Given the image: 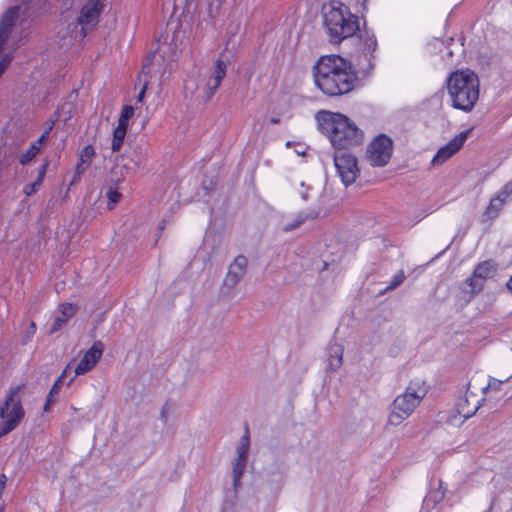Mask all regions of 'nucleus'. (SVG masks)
<instances>
[{
    "mask_svg": "<svg viewBox=\"0 0 512 512\" xmlns=\"http://www.w3.org/2000/svg\"><path fill=\"white\" fill-rule=\"evenodd\" d=\"M50 130H51V126L39 137V139L35 143H37V145H39V146H40V144L44 143L48 138Z\"/></svg>",
    "mask_w": 512,
    "mask_h": 512,
    "instance_id": "a18cd8bd",
    "label": "nucleus"
},
{
    "mask_svg": "<svg viewBox=\"0 0 512 512\" xmlns=\"http://www.w3.org/2000/svg\"><path fill=\"white\" fill-rule=\"evenodd\" d=\"M471 129L466 131H462L458 135H456L453 139H451L446 145L442 146L437 153L434 155L431 163L432 165H440L451 158L454 154H456L464 142L466 141L468 135L470 134Z\"/></svg>",
    "mask_w": 512,
    "mask_h": 512,
    "instance_id": "f8f14e48",
    "label": "nucleus"
},
{
    "mask_svg": "<svg viewBox=\"0 0 512 512\" xmlns=\"http://www.w3.org/2000/svg\"><path fill=\"white\" fill-rule=\"evenodd\" d=\"M126 132H127V129L125 128H122V127H116L113 131V139H112V145H111V149H112V152H119L122 145H123V142H124V138L126 136Z\"/></svg>",
    "mask_w": 512,
    "mask_h": 512,
    "instance_id": "5701e85b",
    "label": "nucleus"
},
{
    "mask_svg": "<svg viewBox=\"0 0 512 512\" xmlns=\"http://www.w3.org/2000/svg\"><path fill=\"white\" fill-rule=\"evenodd\" d=\"M444 495L445 490L442 488V483L440 482L439 488L429 492L428 495L424 498L423 503L427 507L430 505L435 506L437 503L442 501Z\"/></svg>",
    "mask_w": 512,
    "mask_h": 512,
    "instance_id": "4be33fe9",
    "label": "nucleus"
},
{
    "mask_svg": "<svg viewBox=\"0 0 512 512\" xmlns=\"http://www.w3.org/2000/svg\"><path fill=\"white\" fill-rule=\"evenodd\" d=\"M42 182L43 181L36 178L34 182L25 185L23 192L25 193L26 196L33 195L34 193H36V191L38 190V187L42 184Z\"/></svg>",
    "mask_w": 512,
    "mask_h": 512,
    "instance_id": "f704fd0d",
    "label": "nucleus"
},
{
    "mask_svg": "<svg viewBox=\"0 0 512 512\" xmlns=\"http://www.w3.org/2000/svg\"><path fill=\"white\" fill-rule=\"evenodd\" d=\"M241 478H242V475H236V474H232V480H233V490H234V493L236 494L237 493V490L238 488L241 486Z\"/></svg>",
    "mask_w": 512,
    "mask_h": 512,
    "instance_id": "79ce46f5",
    "label": "nucleus"
},
{
    "mask_svg": "<svg viewBox=\"0 0 512 512\" xmlns=\"http://www.w3.org/2000/svg\"><path fill=\"white\" fill-rule=\"evenodd\" d=\"M102 8L103 6L99 0H89L81 8L77 21L82 26V31H85V27L92 28L98 23Z\"/></svg>",
    "mask_w": 512,
    "mask_h": 512,
    "instance_id": "4468645a",
    "label": "nucleus"
},
{
    "mask_svg": "<svg viewBox=\"0 0 512 512\" xmlns=\"http://www.w3.org/2000/svg\"><path fill=\"white\" fill-rule=\"evenodd\" d=\"M20 387L13 388L0 407V438L13 431L24 417V410L19 398Z\"/></svg>",
    "mask_w": 512,
    "mask_h": 512,
    "instance_id": "0eeeda50",
    "label": "nucleus"
},
{
    "mask_svg": "<svg viewBox=\"0 0 512 512\" xmlns=\"http://www.w3.org/2000/svg\"><path fill=\"white\" fill-rule=\"evenodd\" d=\"M270 122H271L272 124H278V123L280 122V119H279V118H275V117H273V118H271V119H270Z\"/></svg>",
    "mask_w": 512,
    "mask_h": 512,
    "instance_id": "603ef678",
    "label": "nucleus"
},
{
    "mask_svg": "<svg viewBox=\"0 0 512 512\" xmlns=\"http://www.w3.org/2000/svg\"><path fill=\"white\" fill-rule=\"evenodd\" d=\"M319 215V211H316L314 209H310L308 211H300L297 213L293 219L290 221H287L283 224L282 230L284 232H290L294 229H297L302 224H304L307 220H313L316 219Z\"/></svg>",
    "mask_w": 512,
    "mask_h": 512,
    "instance_id": "dca6fc26",
    "label": "nucleus"
},
{
    "mask_svg": "<svg viewBox=\"0 0 512 512\" xmlns=\"http://www.w3.org/2000/svg\"><path fill=\"white\" fill-rule=\"evenodd\" d=\"M248 451H249V436L248 431L246 430V434L241 438L239 445L237 446V457L241 459H248Z\"/></svg>",
    "mask_w": 512,
    "mask_h": 512,
    "instance_id": "bb28decb",
    "label": "nucleus"
},
{
    "mask_svg": "<svg viewBox=\"0 0 512 512\" xmlns=\"http://www.w3.org/2000/svg\"><path fill=\"white\" fill-rule=\"evenodd\" d=\"M62 384L63 382H61V379H57L49 391L50 396H55L58 394Z\"/></svg>",
    "mask_w": 512,
    "mask_h": 512,
    "instance_id": "a19ab883",
    "label": "nucleus"
},
{
    "mask_svg": "<svg viewBox=\"0 0 512 512\" xmlns=\"http://www.w3.org/2000/svg\"><path fill=\"white\" fill-rule=\"evenodd\" d=\"M0 512H2V508H0Z\"/></svg>",
    "mask_w": 512,
    "mask_h": 512,
    "instance_id": "864d4df0",
    "label": "nucleus"
},
{
    "mask_svg": "<svg viewBox=\"0 0 512 512\" xmlns=\"http://www.w3.org/2000/svg\"><path fill=\"white\" fill-rule=\"evenodd\" d=\"M69 369L70 366L68 365L57 379H61V382H63Z\"/></svg>",
    "mask_w": 512,
    "mask_h": 512,
    "instance_id": "3c124183",
    "label": "nucleus"
},
{
    "mask_svg": "<svg viewBox=\"0 0 512 512\" xmlns=\"http://www.w3.org/2000/svg\"><path fill=\"white\" fill-rule=\"evenodd\" d=\"M156 56V52H150L146 58H145V61L143 63V66H142V73L145 74V73H148L149 72V67L151 66L152 64V61L153 59L155 58Z\"/></svg>",
    "mask_w": 512,
    "mask_h": 512,
    "instance_id": "e433bc0d",
    "label": "nucleus"
},
{
    "mask_svg": "<svg viewBox=\"0 0 512 512\" xmlns=\"http://www.w3.org/2000/svg\"><path fill=\"white\" fill-rule=\"evenodd\" d=\"M404 279H405V274H404L403 270H400L399 272H397L394 275V277L391 280V282L389 283V285L381 293L383 294V293H386V292L396 289L399 285H401L403 283Z\"/></svg>",
    "mask_w": 512,
    "mask_h": 512,
    "instance_id": "cd10ccee",
    "label": "nucleus"
},
{
    "mask_svg": "<svg viewBox=\"0 0 512 512\" xmlns=\"http://www.w3.org/2000/svg\"><path fill=\"white\" fill-rule=\"evenodd\" d=\"M247 265L248 259L244 255H238L233 263L230 264L228 272H234L238 278L242 279L246 273Z\"/></svg>",
    "mask_w": 512,
    "mask_h": 512,
    "instance_id": "aec40b11",
    "label": "nucleus"
},
{
    "mask_svg": "<svg viewBox=\"0 0 512 512\" xmlns=\"http://www.w3.org/2000/svg\"><path fill=\"white\" fill-rule=\"evenodd\" d=\"M392 150V140L388 136L381 134L369 144L367 159L372 166L383 167L389 162Z\"/></svg>",
    "mask_w": 512,
    "mask_h": 512,
    "instance_id": "1a4fd4ad",
    "label": "nucleus"
},
{
    "mask_svg": "<svg viewBox=\"0 0 512 512\" xmlns=\"http://www.w3.org/2000/svg\"><path fill=\"white\" fill-rule=\"evenodd\" d=\"M496 269V264L492 260L479 263L475 267L472 276L466 280L470 292L473 294L479 293L484 287V282L494 275Z\"/></svg>",
    "mask_w": 512,
    "mask_h": 512,
    "instance_id": "9b49d317",
    "label": "nucleus"
},
{
    "mask_svg": "<svg viewBox=\"0 0 512 512\" xmlns=\"http://www.w3.org/2000/svg\"><path fill=\"white\" fill-rule=\"evenodd\" d=\"M334 164L345 186L355 182L359 174V169L357 158L354 155L338 151L334 155Z\"/></svg>",
    "mask_w": 512,
    "mask_h": 512,
    "instance_id": "9d476101",
    "label": "nucleus"
},
{
    "mask_svg": "<svg viewBox=\"0 0 512 512\" xmlns=\"http://www.w3.org/2000/svg\"><path fill=\"white\" fill-rule=\"evenodd\" d=\"M104 351V345L101 341H95L86 351L83 358L74 369L75 376L83 375L90 371L99 361Z\"/></svg>",
    "mask_w": 512,
    "mask_h": 512,
    "instance_id": "ddd939ff",
    "label": "nucleus"
},
{
    "mask_svg": "<svg viewBox=\"0 0 512 512\" xmlns=\"http://www.w3.org/2000/svg\"><path fill=\"white\" fill-rule=\"evenodd\" d=\"M343 347L339 344H331L327 350V361L329 369L336 371L342 365Z\"/></svg>",
    "mask_w": 512,
    "mask_h": 512,
    "instance_id": "f3484780",
    "label": "nucleus"
},
{
    "mask_svg": "<svg viewBox=\"0 0 512 512\" xmlns=\"http://www.w3.org/2000/svg\"><path fill=\"white\" fill-rule=\"evenodd\" d=\"M425 394L426 391L422 388L416 390L414 387L408 386L405 392L398 395L393 401L388 423L393 426L401 424L413 413Z\"/></svg>",
    "mask_w": 512,
    "mask_h": 512,
    "instance_id": "39448f33",
    "label": "nucleus"
},
{
    "mask_svg": "<svg viewBox=\"0 0 512 512\" xmlns=\"http://www.w3.org/2000/svg\"><path fill=\"white\" fill-rule=\"evenodd\" d=\"M21 5H15L10 7L3 15L0 20V53L3 50V46L10 37L12 28L14 27L20 11L27 16H31L34 12H29L34 5H38L42 0H20Z\"/></svg>",
    "mask_w": 512,
    "mask_h": 512,
    "instance_id": "6e6552de",
    "label": "nucleus"
},
{
    "mask_svg": "<svg viewBox=\"0 0 512 512\" xmlns=\"http://www.w3.org/2000/svg\"><path fill=\"white\" fill-rule=\"evenodd\" d=\"M316 119L320 131L329 138L332 146L338 151L358 146L363 142V131L341 113L320 111Z\"/></svg>",
    "mask_w": 512,
    "mask_h": 512,
    "instance_id": "f03ea898",
    "label": "nucleus"
},
{
    "mask_svg": "<svg viewBox=\"0 0 512 512\" xmlns=\"http://www.w3.org/2000/svg\"><path fill=\"white\" fill-rule=\"evenodd\" d=\"M107 197H108V209H113L114 205L117 204L121 198V193L118 192L117 189L110 186L107 190Z\"/></svg>",
    "mask_w": 512,
    "mask_h": 512,
    "instance_id": "c756f323",
    "label": "nucleus"
},
{
    "mask_svg": "<svg viewBox=\"0 0 512 512\" xmlns=\"http://www.w3.org/2000/svg\"><path fill=\"white\" fill-rule=\"evenodd\" d=\"M502 383L503 381L501 380H498L496 378H490L487 386L483 388V391L485 392L488 389L498 390Z\"/></svg>",
    "mask_w": 512,
    "mask_h": 512,
    "instance_id": "4c0bfd02",
    "label": "nucleus"
},
{
    "mask_svg": "<svg viewBox=\"0 0 512 512\" xmlns=\"http://www.w3.org/2000/svg\"><path fill=\"white\" fill-rule=\"evenodd\" d=\"M146 89H147V82H145V84L142 86L140 92L138 93V95H137V102H142L143 101V99L145 97Z\"/></svg>",
    "mask_w": 512,
    "mask_h": 512,
    "instance_id": "49530a36",
    "label": "nucleus"
},
{
    "mask_svg": "<svg viewBox=\"0 0 512 512\" xmlns=\"http://www.w3.org/2000/svg\"><path fill=\"white\" fill-rule=\"evenodd\" d=\"M53 397H54V396H50V394L48 393V396H47L46 402H45L44 407H43V409H44V411H45V412H48V411L50 410V406L52 405V403H53V401H54V400H53Z\"/></svg>",
    "mask_w": 512,
    "mask_h": 512,
    "instance_id": "09e8293b",
    "label": "nucleus"
},
{
    "mask_svg": "<svg viewBox=\"0 0 512 512\" xmlns=\"http://www.w3.org/2000/svg\"><path fill=\"white\" fill-rule=\"evenodd\" d=\"M323 23L329 40L333 44L354 38L356 32L360 31L358 17L351 14L348 7L342 4L324 5Z\"/></svg>",
    "mask_w": 512,
    "mask_h": 512,
    "instance_id": "20e7f679",
    "label": "nucleus"
},
{
    "mask_svg": "<svg viewBox=\"0 0 512 512\" xmlns=\"http://www.w3.org/2000/svg\"><path fill=\"white\" fill-rule=\"evenodd\" d=\"M247 459L236 457L232 463V474L243 475L246 468Z\"/></svg>",
    "mask_w": 512,
    "mask_h": 512,
    "instance_id": "7c9ffc66",
    "label": "nucleus"
},
{
    "mask_svg": "<svg viewBox=\"0 0 512 512\" xmlns=\"http://www.w3.org/2000/svg\"><path fill=\"white\" fill-rule=\"evenodd\" d=\"M219 86H220V84H218V82H216L211 77H209V79L207 80V83H206V88H205V99L210 100L212 98V96L215 94V92Z\"/></svg>",
    "mask_w": 512,
    "mask_h": 512,
    "instance_id": "2f4dec72",
    "label": "nucleus"
},
{
    "mask_svg": "<svg viewBox=\"0 0 512 512\" xmlns=\"http://www.w3.org/2000/svg\"><path fill=\"white\" fill-rule=\"evenodd\" d=\"M76 313V307L70 303L61 305L60 315L56 316L49 328V334H54L61 330L68 320Z\"/></svg>",
    "mask_w": 512,
    "mask_h": 512,
    "instance_id": "2eb2a0df",
    "label": "nucleus"
},
{
    "mask_svg": "<svg viewBox=\"0 0 512 512\" xmlns=\"http://www.w3.org/2000/svg\"><path fill=\"white\" fill-rule=\"evenodd\" d=\"M203 189H205L206 191L213 190L214 189L213 181L211 180L209 185L206 183V181H204Z\"/></svg>",
    "mask_w": 512,
    "mask_h": 512,
    "instance_id": "8fccbe9b",
    "label": "nucleus"
},
{
    "mask_svg": "<svg viewBox=\"0 0 512 512\" xmlns=\"http://www.w3.org/2000/svg\"><path fill=\"white\" fill-rule=\"evenodd\" d=\"M226 70H227V64L223 60L218 59L215 62L214 69H213L210 77L213 80H215L216 82H218V84H221L222 80L224 79V77L226 75Z\"/></svg>",
    "mask_w": 512,
    "mask_h": 512,
    "instance_id": "b1692460",
    "label": "nucleus"
},
{
    "mask_svg": "<svg viewBox=\"0 0 512 512\" xmlns=\"http://www.w3.org/2000/svg\"><path fill=\"white\" fill-rule=\"evenodd\" d=\"M447 88L452 106L465 112L471 111L479 98L478 76L468 69L451 73Z\"/></svg>",
    "mask_w": 512,
    "mask_h": 512,
    "instance_id": "7ed1b4c3",
    "label": "nucleus"
},
{
    "mask_svg": "<svg viewBox=\"0 0 512 512\" xmlns=\"http://www.w3.org/2000/svg\"><path fill=\"white\" fill-rule=\"evenodd\" d=\"M301 188L302 190L299 192L300 194V197L302 198L303 201H308L309 200V190H310V187L309 186H306L304 182L301 183Z\"/></svg>",
    "mask_w": 512,
    "mask_h": 512,
    "instance_id": "ea45409f",
    "label": "nucleus"
},
{
    "mask_svg": "<svg viewBox=\"0 0 512 512\" xmlns=\"http://www.w3.org/2000/svg\"><path fill=\"white\" fill-rule=\"evenodd\" d=\"M240 280L241 279L238 278L234 272H231V273L228 272L226 274L223 284H222L221 294L223 296H229L231 294V292L233 291V289L238 285Z\"/></svg>",
    "mask_w": 512,
    "mask_h": 512,
    "instance_id": "412c9836",
    "label": "nucleus"
},
{
    "mask_svg": "<svg viewBox=\"0 0 512 512\" xmlns=\"http://www.w3.org/2000/svg\"><path fill=\"white\" fill-rule=\"evenodd\" d=\"M174 408V404L170 401H166L160 411V420L166 424L169 418V414Z\"/></svg>",
    "mask_w": 512,
    "mask_h": 512,
    "instance_id": "72a5a7b5",
    "label": "nucleus"
},
{
    "mask_svg": "<svg viewBox=\"0 0 512 512\" xmlns=\"http://www.w3.org/2000/svg\"><path fill=\"white\" fill-rule=\"evenodd\" d=\"M94 155H95V150H94L93 146L87 145L81 150L80 155H79V160L82 162H85V164L90 165L91 160L94 157Z\"/></svg>",
    "mask_w": 512,
    "mask_h": 512,
    "instance_id": "c85d7f7f",
    "label": "nucleus"
},
{
    "mask_svg": "<svg viewBox=\"0 0 512 512\" xmlns=\"http://www.w3.org/2000/svg\"><path fill=\"white\" fill-rule=\"evenodd\" d=\"M512 194V181L507 183L504 187V189L499 193L500 196L502 197H505V199H507V197Z\"/></svg>",
    "mask_w": 512,
    "mask_h": 512,
    "instance_id": "37998d69",
    "label": "nucleus"
},
{
    "mask_svg": "<svg viewBox=\"0 0 512 512\" xmlns=\"http://www.w3.org/2000/svg\"><path fill=\"white\" fill-rule=\"evenodd\" d=\"M480 407V401L477 400L470 406L469 398L465 395L464 398H460L457 402V411L464 419L472 417Z\"/></svg>",
    "mask_w": 512,
    "mask_h": 512,
    "instance_id": "a211bd4d",
    "label": "nucleus"
},
{
    "mask_svg": "<svg viewBox=\"0 0 512 512\" xmlns=\"http://www.w3.org/2000/svg\"><path fill=\"white\" fill-rule=\"evenodd\" d=\"M89 164H85V162H82L79 160V162L76 165L75 173L73 175V178L71 180L70 185H73L77 183L81 177V175L85 172V170L89 167Z\"/></svg>",
    "mask_w": 512,
    "mask_h": 512,
    "instance_id": "473e14b6",
    "label": "nucleus"
},
{
    "mask_svg": "<svg viewBox=\"0 0 512 512\" xmlns=\"http://www.w3.org/2000/svg\"><path fill=\"white\" fill-rule=\"evenodd\" d=\"M36 332V325L34 322H31L29 327L27 328L26 330V333H25V336L23 338V341H22V344H27L31 339L32 337L34 336Z\"/></svg>",
    "mask_w": 512,
    "mask_h": 512,
    "instance_id": "c9c22d12",
    "label": "nucleus"
},
{
    "mask_svg": "<svg viewBox=\"0 0 512 512\" xmlns=\"http://www.w3.org/2000/svg\"><path fill=\"white\" fill-rule=\"evenodd\" d=\"M359 34L352 38L357 41L356 49L359 55L356 59L358 72L363 76H369L375 68L374 52L377 48V39L374 33L364 30L358 31Z\"/></svg>",
    "mask_w": 512,
    "mask_h": 512,
    "instance_id": "423d86ee",
    "label": "nucleus"
},
{
    "mask_svg": "<svg viewBox=\"0 0 512 512\" xmlns=\"http://www.w3.org/2000/svg\"><path fill=\"white\" fill-rule=\"evenodd\" d=\"M133 114H134V108L130 105H125L123 107L120 117L118 119L117 126L127 129L128 122H129L130 118L133 116Z\"/></svg>",
    "mask_w": 512,
    "mask_h": 512,
    "instance_id": "a878e982",
    "label": "nucleus"
},
{
    "mask_svg": "<svg viewBox=\"0 0 512 512\" xmlns=\"http://www.w3.org/2000/svg\"><path fill=\"white\" fill-rule=\"evenodd\" d=\"M53 397H54V396H50V394L48 393V396H47L46 402H45L44 407H43V409H44V411H45V412H48V411L50 410V406L52 405V403H53V401H54V400H53Z\"/></svg>",
    "mask_w": 512,
    "mask_h": 512,
    "instance_id": "de8ad7c7",
    "label": "nucleus"
},
{
    "mask_svg": "<svg viewBox=\"0 0 512 512\" xmlns=\"http://www.w3.org/2000/svg\"><path fill=\"white\" fill-rule=\"evenodd\" d=\"M39 151V145H37V143H32L30 147L19 156V162L22 165L29 164L32 161V159H34L35 156L39 153Z\"/></svg>",
    "mask_w": 512,
    "mask_h": 512,
    "instance_id": "393cba45",
    "label": "nucleus"
},
{
    "mask_svg": "<svg viewBox=\"0 0 512 512\" xmlns=\"http://www.w3.org/2000/svg\"><path fill=\"white\" fill-rule=\"evenodd\" d=\"M505 201V197H502L499 194L496 197L492 198L488 207L484 211V217H486L487 219L496 218L500 210L502 209Z\"/></svg>",
    "mask_w": 512,
    "mask_h": 512,
    "instance_id": "6ab92c4d",
    "label": "nucleus"
},
{
    "mask_svg": "<svg viewBox=\"0 0 512 512\" xmlns=\"http://www.w3.org/2000/svg\"><path fill=\"white\" fill-rule=\"evenodd\" d=\"M11 60H12V58H11L10 54H5L2 57V59L0 60V76L5 71V69L8 67V65L11 62Z\"/></svg>",
    "mask_w": 512,
    "mask_h": 512,
    "instance_id": "58836bf2",
    "label": "nucleus"
},
{
    "mask_svg": "<svg viewBox=\"0 0 512 512\" xmlns=\"http://www.w3.org/2000/svg\"><path fill=\"white\" fill-rule=\"evenodd\" d=\"M315 85L327 96L351 92L358 79L352 64L339 55L322 56L313 67Z\"/></svg>",
    "mask_w": 512,
    "mask_h": 512,
    "instance_id": "f257e3e1",
    "label": "nucleus"
},
{
    "mask_svg": "<svg viewBox=\"0 0 512 512\" xmlns=\"http://www.w3.org/2000/svg\"><path fill=\"white\" fill-rule=\"evenodd\" d=\"M47 167H48V162L43 163L39 167L37 178L40 179L41 181H43V179H44L45 173L47 171Z\"/></svg>",
    "mask_w": 512,
    "mask_h": 512,
    "instance_id": "c03bdc74",
    "label": "nucleus"
}]
</instances>
